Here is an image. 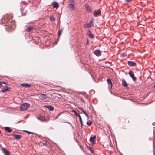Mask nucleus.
<instances>
[{"label":"nucleus","mask_w":155,"mask_h":155,"mask_svg":"<svg viewBox=\"0 0 155 155\" xmlns=\"http://www.w3.org/2000/svg\"><path fill=\"white\" fill-rule=\"evenodd\" d=\"M91 143L93 144H94L95 143V142L94 141L93 142H91Z\"/></svg>","instance_id":"obj_35"},{"label":"nucleus","mask_w":155,"mask_h":155,"mask_svg":"<svg viewBox=\"0 0 155 155\" xmlns=\"http://www.w3.org/2000/svg\"><path fill=\"white\" fill-rule=\"evenodd\" d=\"M53 7L55 8H57L59 7V5L57 3L54 2L53 4Z\"/></svg>","instance_id":"obj_19"},{"label":"nucleus","mask_w":155,"mask_h":155,"mask_svg":"<svg viewBox=\"0 0 155 155\" xmlns=\"http://www.w3.org/2000/svg\"><path fill=\"white\" fill-rule=\"evenodd\" d=\"M92 124V122L91 121H90L89 122H87V125L90 126Z\"/></svg>","instance_id":"obj_26"},{"label":"nucleus","mask_w":155,"mask_h":155,"mask_svg":"<svg viewBox=\"0 0 155 155\" xmlns=\"http://www.w3.org/2000/svg\"><path fill=\"white\" fill-rule=\"evenodd\" d=\"M85 114V116L87 114V113L86 112H85V114Z\"/></svg>","instance_id":"obj_37"},{"label":"nucleus","mask_w":155,"mask_h":155,"mask_svg":"<svg viewBox=\"0 0 155 155\" xmlns=\"http://www.w3.org/2000/svg\"><path fill=\"white\" fill-rule=\"evenodd\" d=\"M78 117H79L80 121H82V118H81V116H80V115Z\"/></svg>","instance_id":"obj_30"},{"label":"nucleus","mask_w":155,"mask_h":155,"mask_svg":"<svg viewBox=\"0 0 155 155\" xmlns=\"http://www.w3.org/2000/svg\"><path fill=\"white\" fill-rule=\"evenodd\" d=\"M80 124L81 125V127H82L83 126V121H80Z\"/></svg>","instance_id":"obj_29"},{"label":"nucleus","mask_w":155,"mask_h":155,"mask_svg":"<svg viewBox=\"0 0 155 155\" xmlns=\"http://www.w3.org/2000/svg\"><path fill=\"white\" fill-rule=\"evenodd\" d=\"M75 0H69L70 2L74 4V2Z\"/></svg>","instance_id":"obj_28"},{"label":"nucleus","mask_w":155,"mask_h":155,"mask_svg":"<svg viewBox=\"0 0 155 155\" xmlns=\"http://www.w3.org/2000/svg\"><path fill=\"white\" fill-rule=\"evenodd\" d=\"M1 131L0 130V134H1Z\"/></svg>","instance_id":"obj_41"},{"label":"nucleus","mask_w":155,"mask_h":155,"mask_svg":"<svg viewBox=\"0 0 155 155\" xmlns=\"http://www.w3.org/2000/svg\"><path fill=\"white\" fill-rule=\"evenodd\" d=\"M30 104L28 103H25L21 104L20 107V110L24 111L28 109L30 107Z\"/></svg>","instance_id":"obj_1"},{"label":"nucleus","mask_w":155,"mask_h":155,"mask_svg":"<svg viewBox=\"0 0 155 155\" xmlns=\"http://www.w3.org/2000/svg\"><path fill=\"white\" fill-rule=\"evenodd\" d=\"M63 30L61 29V30H59L58 32V37H59L60 35H61L62 34V32Z\"/></svg>","instance_id":"obj_25"},{"label":"nucleus","mask_w":155,"mask_h":155,"mask_svg":"<svg viewBox=\"0 0 155 155\" xmlns=\"http://www.w3.org/2000/svg\"><path fill=\"white\" fill-rule=\"evenodd\" d=\"M94 54L97 56L101 55V51L99 50H95L94 52Z\"/></svg>","instance_id":"obj_7"},{"label":"nucleus","mask_w":155,"mask_h":155,"mask_svg":"<svg viewBox=\"0 0 155 155\" xmlns=\"http://www.w3.org/2000/svg\"><path fill=\"white\" fill-rule=\"evenodd\" d=\"M122 84L123 85V86L127 87L129 85V84H127L125 80L124 79H122Z\"/></svg>","instance_id":"obj_8"},{"label":"nucleus","mask_w":155,"mask_h":155,"mask_svg":"<svg viewBox=\"0 0 155 155\" xmlns=\"http://www.w3.org/2000/svg\"><path fill=\"white\" fill-rule=\"evenodd\" d=\"M129 74L134 81H136V78L135 77L134 72L130 70L129 72Z\"/></svg>","instance_id":"obj_3"},{"label":"nucleus","mask_w":155,"mask_h":155,"mask_svg":"<svg viewBox=\"0 0 155 155\" xmlns=\"http://www.w3.org/2000/svg\"><path fill=\"white\" fill-rule=\"evenodd\" d=\"M2 150L4 152L6 155H9L10 153L7 150L4 148H2Z\"/></svg>","instance_id":"obj_10"},{"label":"nucleus","mask_w":155,"mask_h":155,"mask_svg":"<svg viewBox=\"0 0 155 155\" xmlns=\"http://www.w3.org/2000/svg\"><path fill=\"white\" fill-rule=\"evenodd\" d=\"M101 13V11L99 10H98L97 11H95L94 15V16H97Z\"/></svg>","instance_id":"obj_16"},{"label":"nucleus","mask_w":155,"mask_h":155,"mask_svg":"<svg viewBox=\"0 0 155 155\" xmlns=\"http://www.w3.org/2000/svg\"><path fill=\"white\" fill-rule=\"evenodd\" d=\"M93 21L94 19H92L91 20V21L89 22V23H87L84 25V27L85 28H87L93 26Z\"/></svg>","instance_id":"obj_2"},{"label":"nucleus","mask_w":155,"mask_h":155,"mask_svg":"<svg viewBox=\"0 0 155 155\" xmlns=\"http://www.w3.org/2000/svg\"><path fill=\"white\" fill-rule=\"evenodd\" d=\"M85 7L86 8V11L88 12H91L92 10L91 9L89 6L87 4H86L85 5Z\"/></svg>","instance_id":"obj_6"},{"label":"nucleus","mask_w":155,"mask_h":155,"mask_svg":"<svg viewBox=\"0 0 155 155\" xmlns=\"http://www.w3.org/2000/svg\"><path fill=\"white\" fill-rule=\"evenodd\" d=\"M37 119L42 121H45V118L43 116H40L39 117H37Z\"/></svg>","instance_id":"obj_9"},{"label":"nucleus","mask_w":155,"mask_h":155,"mask_svg":"<svg viewBox=\"0 0 155 155\" xmlns=\"http://www.w3.org/2000/svg\"><path fill=\"white\" fill-rule=\"evenodd\" d=\"M21 86L25 87H31V85L30 84H21Z\"/></svg>","instance_id":"obj_17"},{"label":"nucleus","mask_w":155,"mask_h":155,"mask_svg":"<svg viewBox=\"0 0 155 155\" xmlns=\"http://www.w3.org/2000/svg\"><path fill=\"white\" fill-rule=\"evenodd\" d=\"M85 112H86L84 111V112H83V113L84 114H85Z\"/></svg>","instance_id":"obj_39"},{"label":"nucleus","mask_w":155,"mask_h":155,"mask_svg":"<svg viewBox=\"0 0 155 155\" xmlns=\"http://www.w3.org/2000/svg\"><path fill=\"white\" fill-rule=\"evenodd\" d=\"M96 136L95 135L93 137H90V141L91 142H92L94 141V140L96 138Z\"/></svg>","instance_id":"obj_20"},{"label":"nucleus","mask_w":155,"mask_h":155,"mask_svg":"<svg viewBox=\"0 0 155 155\" xmlns=\"http://www.w3.org/2000/svg\"><path fill=\"white\" fill-rule=\"evenodd\" d=\"M5 130L8 132H11L12 131V130L9 127H5Z\"/></svg>","instance_id":"obj_18"},{"label":"nucleus","mask_w":155,"mask_h":155,"mask_svg":"<svg viewBox=\"0 0 155 155\" xmlns=\"http://www.w3.org/2000/svg\"><path fill=\"white\" fill-rule=\"evenodd\" d=\"M68 8L71 10L74 11V4L71 3L68 5Z\"/></svg>","instance_id":"obj_5"},{"label":"nucleus","mask_w":155,"mask_h":155,"mask_svg":"<svg viewBox=\"0 0 155 155\" xmlns=\"http://www.w3.org/2000/svg\"><path fill=\"white\" fill-rule=\"evenodd\" d=\"M107 81L108 84H110L111 86L112 87V83L111 80L109 79H107Z\"/></svg>","instance_id":"obj_22"},{"label":"nucleus","mask_w":155,"mask_h":155,"mask_svg":"<svg viewBox=\"0 0 155 155\" xmlns=\"http://www.w3.org/2000/svg\"><path fill=\"white\" fill-rule=\"evenodd\" d=\"M39 97L41 98V100H45L46 99L48 98L47 95L45 94H37Z\"/></svg>","instance_id":"obj_4"},{"label":"nucleus","mask_w":155,"mask_h":155,"mask_svg":"<svg viewBox=\"0 0 155 155\" xmlns=\"http://www.w3.org/2000/svg\"><path fill=\"white\" fill-rule=\"evenodd\" d=\"M87 35L91 38H94V36L93 34H92L90 31H88Z\"/></svg>","instance_id":"obj_14"},{"label":"nucleus","mask_w":155,"mask_h":155,"mask_svg":"<svg viewBox=\"0 0 155 155\" xmlns=\"http://www.w3.org/2000/svg\"><path fill=\"white\" fill-rule=\"evenodd\" d=\"M125 1L127 2H130V0H125Z\"/></svg>","instance_id":"obj_33"},{"label":"nucleus","mask_w":155,"mask_h":155,"mask_svg":"<svg viewBox=\"0 0 155 155\" xmlns=\"http://www.w3.org/2000/svg\"><path fill=\"white\" fill-rule=\"evenodd\" d=\"M61 113H59V114H58V117L60 115H61Z\"/></svg>","instance_id":"obj_38"},{"label":"nucleus","mask_w":155,"mask_h":155,"mask_svg":"<svg viewBox=\"0 0 155 155\" xmlns=\"http://www.w3.org/2000/svg\"><path fill=\"white\" fill-rule=\"evenodd\" d=\"M8 90V87L7 86H5V87L2 89L1 91L5 93Z\"/></svg>","instance_id":"obj_13"},{"label":"nucleus","mask_w":155,"mask_h":155,"mask_svg":"<svg viewBox=\"0 0 155 155\" xmlns=\"http://www.w3.org/2000/svg\"><path fill=\"white\" fill-rule=\"evenodd\" d=\"M13 136L15 139L17 140L20 139L22 137V136L21 135H16L15 134H14Z\"/></svg>","instance_id":"obj_12"},{"label":"nucleus","mask_w":155,"mask_h":155,"mask_svg":"<svg viewBox=\"0 0 155 155\" xmlns=\"http://www.w3.org/2000/svg\"><path fill=\"white\" fill-rule=\"evenodd\" d=\"M128 64L129 65L132 67L135 66L136 65V63L134 62H132L131 61H128Z\"/></svg>","instance_id":"obj_11"},{"label":"nucleus","mask_w":155,"mask_h":155,"mask_svg":"<svg viewBox=\"0 0 155 155\" xmlns=\"http://www.w3.org/2000/svg\"><path fill=\"white\" fill-rule=\"evenodd\" d=\"M26 132H27V133H28V134H32V133L31 132H29V131H26Z\"/></svg>","instance_id":"obj_34"},{"label":"nucleus","mask_w":155,"mask_h":155,"mask_svg":"<svg viewBox=\"0 0 155 155\" xmlns=\"http://www.w3.org/2000/svg\"><path fill=\"white\" fill-rule=\"evenodd\" d=\"M50 20L51 21L53 22L55 21V18L53 16H51L50 17Z\"/></svg>","instance_id":"obj_21"},{"label":"nucleus","mask_w":155,"mask_h":155,"mask_svg":"<svg viewBox=\"0 0 155 155\" xmlns=\"http://www.w3.org/2000/svg\"><path fill=\"white\" fill-rule=\"evenodd\" d=\"M46 107L47 108L48 110L51 111H52L54 110V107L51 105L46 106Z\"/></svg>","instance_id":"obj_15"},{"label":"nucleus","mask_w":155,"mask_h":155,"mask_svg":"<svg viewBox=\"0 0 155 155\" xmlns=\"http://www.w3.org/2000/svg\"><path fill=\"white\" fill-rule=\"evenodd\" d=\"M86 117H87V119H88L89 118V116L88 115V114H87V115H86Z\"/></svg>","instance_id":"obj_36"},{"label":"nucleus","mask_w":155,"mask_h":155,"mask_svg":"<svg viewBox=\"0 0 155 155\" xmlns=\"http://www.w3.org/2000/svg\"><path fill=\"white\" fill-rule=\"evenodd\" d=\"M154 87L155 88V84L154 86Z\"/></svg>","instance_id":"obj_40"},{"label":"nucleus","mask_w":155,"mask_h":155,"mask_svg":"<svg viewBox=\"0 0 155 155\" xmlns=\"http://www.w3.org/2000/svg\"><path fill=\"white\" fill-rule=\"evenodd\" d=\"M32 29H33V28L32 27H29L27 29V32H30Z\"/></svg>","instance_id":"obj_24"},{"label":"nucleus","mask_w":155,"mask_h":155,"mask_svg":"<svg viewBox=\"0 0 155 155\" xmlns=\"http://www.w3.org/2000/svg\"><path fill=\"white\" fill-rule=\"evenodd\" d=\"M91 152V153H94V151L93 150H92V149L90 150Z\"/></svg>","instance_id":"obj_32"},{"label":"nucleus","mask_w":155,"mask_h":155,"mask_svg":"<svg viewBox=\"0 0 155 155\" xmlns=\"http://www.w3.org/2000/svg\"><path fill=\"white\" fill-rule=\"evenodd\" d=\"M1 84H7L5 82H3V81H0V86L1 85Z\"/></svg>","instance_id":"obj_27"},{"label":"nucleus","mask_w":155,"mask_h":155,"mask_svg":"<svg viewBox=\"0 0 155 155\" xmlns=\"http://www.w3.org/2000/svg\"><path fill=\"white\" fill-rule=\"evenodd\" d=\"M72 112H74L75 113V115L77 117H78L79 116V115H80L79 114V113H78L75 110H72Z\"/></svg>","instance_id":"obj_23"},{"label":"nucleus","mask_w":155,"mask_h":155,"mask_svg":"<svg viewBox=\"0 0 155 155\" xmlns=\"http://www.w3.org/2000/svg\"><path fill=\"white\" fill-rule=\"evenodd\" d=\"M79 109L83 113L84 111L81 108H79Z\"/></svg>","instance_id":"obj_31"}]
</instances>
